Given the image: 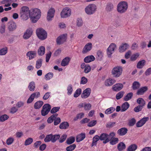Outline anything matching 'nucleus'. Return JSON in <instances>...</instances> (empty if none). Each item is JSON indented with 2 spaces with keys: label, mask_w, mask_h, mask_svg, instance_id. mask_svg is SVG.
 Returning <instances> with one entry per match:
<instances>
[{
  "label": "nucleus",
  "mask_w": 151,
  "mask_h": 151,
  "mask_svg": "<svg viewBox=\"0 0 151 151\" xmlns=\"http://www.w3.org/2000/svg\"><path fill=\"white\" fill-rule=\"evenodd\" d=\"M41 16V12L39 9L35 8L31 10L29 17L33 23L36 22L40 19Z\"/></svg>",
  "instance_id": "f257e3e1"
},
{
  "label": "nucleus",
  "mask_w": 151,
  "mask_h": 151,
  "mask_svg": "<svg viewBox=\"0 0 151 151\" xmlns=\"http://www.w3.org/2000/svg\"><path fill=\"white\" fill-rule=\"evenodd\" d=\"M30 11L29 8L27 6H23L20 9V17L21 19L23 20H27L30 17Z\"/></svg>",
  "instance_id": "f03ea898"
},
{
  "label": "nucleus",
  "mask_w": 151,
  "mask_h": 151,
  "mask_svg": "<svg viewBox=\"0 0 151 151\" xmlns=\"http://www.w3.org/2000/svg\"><path fill=\"white\" fill-rule=\"evenodd\" d=\"M128 5L127 2L121 1L119 2L117 6V11L120 14L125 13L127 11Z\"/></svg>",
  "instance_id": "7ed1b4c3"
},
{
  "label": "nucleus",
  "mask_w": 151,
  "mask_h": 151,
  "mask_svg": "<svg viewBox=\"0 0 151 151\" xmlns=\"http://www.w3.org/2000/svg\"><path fill=\"white\" fill-rule=\"evenodd\" d=\"M114 132H112L109 134L106 133H102L99 136L100 139L101 140H103V143L106 144L109 142L113 137L114 136Z\"/></svg>",
  "instance_id": "20e7f679"
},
{
  "label": "nucleus",
  "mask_w": 151,
  "mask_h": 151,
  "mask_svg": "<svg viewBox=\"0 0 151 151\" xmlns=\"http://www.w3.org/2000/svg\"><path fill=\"white\" fill-rule=\"evenodd\" d=\"M97 9L96 5L93 4H90L86 6L85 9V11L88 15H92L94 14Z\"/></svg>",
  "instance_id": "39448f33"
},
{
  "label": "nucleus",
  "mask_w": 151,
  "mask_h": 151,
  "mask_svg": "<svg viewBox=\"0 0 151 151\" xmlns=\"http://www.w3.org/2000/svg\"><path fill=\"white\" fill-rule=\"evenodd\" d=\"M36 33L38 38L41 40H44L47 37V32L42 28L37 29L36 31Z\"/></svg>",
  "instance_id": "423d86ee"
},
{
  "label": "nucleus",
  "mask_w": 151,
  "mask_h": 151,
  "mask_svg": "<svg viewBox=\"0 0 151 151\" xmlns=\"http://www.w3.org/2000/svg\"><path fill=\"white\" fill-rule=\"evenodd\" d=\"M122 68L120 66L114 67L112 70V74L115 77L117 78L122 74Z\"/></svg>",
  "instance_id": "0eeeda50"
},
{
  "label": "nucleus",
  "mask_w": 151,
  "mask_h": 151,
  "mask_svg": "<svg viewBox=\"0 0 151 151\" xmlns=\"http://www.w3.org/2000/svg\"><path fill=\"white\" fill-rule=\"evenodd\" d=\"M71 14L70 9L68 7H66L63 9L60 13V16L62 18H66L69 17Z\"/></svg>",
  "instance_id": "6e6552de"
},
{
  "label": "nucleus",
  "mask_w": 151,
  "mask_h": 151,
  "mask_svg": "<svg viewBox=\"0 0 151 151\" xmlns=\"http://www.w3.org/2000/svg\"><path fill=\"white\" fill-rule=\"evenodd\" d=\"M51 108V106L49 104H44L41 111L42 115L45 116L47 115L50 111Z\"/></svg>",
  "instance_id": "1a4fd4ad"
},
{
  "label": "nucleus",
  "mask_w": 151,
  "mask_h": 151,
  "mask_svg": "<svg viewBox=\"0 0 151 151\" xmlns=\"http://www.w3.org/2000/svg\"><path fill=\"white\" fill-rule=\"evenodd\" d=\"M67 34H65L59 36L57 39L56 42L57 44L60 45L66 41Z\"/></svg>",
  "instance_id": "9d476101"
},
{
  "label": "nucleus",
  "mask_w": 151,
  "mask_h": 151,
  "mask_svg": "<svg viewBox=\"0 0 151 151\" xmlns=\"http://www.w3.org/2000/svg\"><path fill=\"white\" fill-rule=\"evenodd\" d=\"M116 47V45L114 43H112L110 45L107 49V54L108 57H111Z\"/></svg>",
  "instance_id": "9b49d317"
},
{
  "label": "nucleus",
  "mask_w": 151,
  "mask_h": 151,
  "mask_svg": "<svg viewBox=\"0 0 151 151\" xmlns=\"http://www.w3.org/2000/svg\"><path fill=\"white\" fill-rule=\"evenodd\" d=\"M55 12V9L53 8H51L49 9L47 16V19L48 21L51 20L54 17Z\"/></svg>",
  "instance_id": "f8f14e48"
},
{
  "label": "nucleus",
  "mask_w": 151,
  "mask_h": 151,
  "mask_svg": "<svg viewBox=\"0 0 151 151\" xmlns=\"http://www.w3.org/2000/svg\"><path fill=\"white\" fill-rule=\"evenodd\" d=\"M91 93V89L89 88H87L83 91L81 95L82 98L86 99L88 97Z\"/></svg>",
  "instance_id": "ddd939ff"
},
{
  "label": "nucleus",
  "mask_w": 151,
  "mask_h": 151,
  "mask_svg": "<svg viewBox=\"0 0 151 151\" xmlns=\"http://www.w3.org/2000/svg\"><path fill=\"white\" fill-rule=\"evenodd\" d=\"M148 117H145L142 118L136 123V126L137 127H140L143 125L149 120Z\"/></svg>",
  "instance_id": "4468645a"
},
{
  "label": "nucleus",
  "mask_w": 151,
  "mask_h": 151,
  "mask_svg": "<svg viewBox=\"0 0 151 151\" xmlns=\"http://www.w3.org/2000/svg\"><path fill=\"white\" fill-rule=\"evenodd\" d=\"M92 48V44L91 42L87 44L83 49L82 52L83 54L86 53L90 51Z\"/></svg>",
  "instance_id": "2eb2a0df"
},
{
  "label": "nucleus",
  "mask_w": 151,
  "mask_h": 151,
  "mask_svg": "<svg viewBox=\"0 0 151 151\" xmlns=\"http://www.w3.org/2000/svg\"><path fill=\"white\" fill-rule=\"evenodd\" d=\"M32 31L31 29H28L26 30L24 34L23 38L25 40L29 39L32 35Z\"/></svg>",
  "instance_id": "dca6fc26"
},
{
  "label": "nucleus",
  "mask_w": 151,
  "mask_h": 151,
  "mask_svg": "<svg viewBox=\"0 0 151 151\" xmlns=\"http://www.w3.org/2000/svg\"><path fill=\"white\" fill-rule=\"evenodd\" d=\"M128 129L125 127H122L119 129L117 131V134L119 136H122L125 135L127 132Z\"/></svg>",
  "instance_id": "f3484780"
},
{
  "label": "nucleus",
  "mask_w": 151,
  "mask_h": 151,
  "mask_svg": "<svg viewBox=\"0 0 151 151\" xmlns=\"http://www.w3.org/2000/svg\"><path fill=\"white\" fill-rule=\"evenodd\" d=\"M115 82V80L109 78L106 80L105 82V84L106 86H109L113 85Z\"/></svg>",
  "instance_id": "a211bd4d"
},
{
  "label": "nucleus",
  "mask_w": 151,
  "mask_h": 151,
  "mask_svg": "<svg viewBox=\"0 0 151 151\" xmlns=\"http://www.w3.org/2000/svg\"><path fill=\"white\" fill-rule=\"evenodd\" d=\"M36 52L35 51H29L26 54L27 57L29 58V60H31L36 57Z\"/></svg>",
  "instance_id": "6ab92c4d"
},
{
  "label": "nucleus",
  "mask_w": 151,
  "mask_h": 151,
  "mask_svg": "<svg viewBox=\"0 0 151 151\" xmlns=\"http://www.w3.org/2000/svg\"><path fill=\"white\" fill-rule=\"evenodd\" d=\"M123 86L122 83H116L112 87L113 90L117 91H120L123 87Z\"/></svg>",
  "instance_id": "aec40b11"
},
{
  "label": "nucleus",
  "mask_w": 151,
  "mask_h": 151,
  "mask_svg": "<svg viewBox=\"0 0 151 151\" xmlns=\"http://www.w3.org/2000/svg\"><path fill=\"white\" fill-rule=\"evenodd\" d=\"M148 90V88L147 86L142 87L139 89L137 93V95H143L144 93Z\"/></svg>",
  "instance_id": "412c9836"
},
{
  "label": "nucleus",
  "mask_w": 151,
  "mask_h": 151,
  "mask_svg": "<svg viewBox=\"0 0 151 151\" xmlns=\"http://www.w3.org/2000/svg\"><path fill=\"white\" fill-rule=\"evenodd\" d=\"M95 59L94 57L92 55H89L86 57L84 59V61L86 63H88L93 61Z\"/></svg>",
  "instance_id": "4be33fe9"
},
{
  "label": "nucleus",
  "mask_w": 151,
  "mask_h": 151,
  "mask_svg": "<svg viewBox=\"0 0 151 151\" xmlns=\"http://www.w3.org/2000/svg\"><path fill=\"white\" fill-rule=\"evenodd\" d=\"M86 137L85 134L81 133L78 134L76 137V141L77 142H79L82 141Z\"/></svg>",
  "instance_id": "5701e85b"
},
{
  "label": "nucleus",
  "mask_w": 151,
  "mask_h": 151,
  "mask_svg": "<svg viewBox=\"0 0 151 151\" xmlns=\"http://www.w3.org/2000/svg\"><path fill=\"white\" fill-rule=\"evenodd\" d=\"M69 126V123L67 122H63L60 125L59 128L61 129H66Z\"/></svg>",
  "instance_id": "b1692460"
},
{
  "label": "nucleus",
  "mask_w": 151,
  "mask_h": 151,
  "mask_svg": "<svg viewBox=\"0 0 151 151\" xmlns=\"http://www.w3.org/2000/svg\"><path fill=\"white\" fill-rule=\"evenodd\" d=\"M129 45L127 43H125L122 44L119 48V51L120 52H124L128 49Z\"/></svg>",
  "instance_id": "393cba45"
},
{
  "label": "nucleus",
  "mask_w": 151,
  "mask_h": 151,
  "mask_svg": "<svg viewBox=\"0 0 151 151\" xmlns=\"http://www.w3.org/2000/svg\"><path fill=\"white\" fill-rule=\"evenodd\" d=\"M16 25L15 23L13 22L9 23L8 27V29L9 31H13L16 29Z\"/></svg>",
  "instance_id": "a878e982"
},
{
  "label": "nucleus",
  "mask_w": 151,
  "mask_h": 151,
  "mask_svg": "<svg viewBox=\"0 0 151 151\" xmlns=\"http://www.w3.org/2000/svg\"><path fill=\"white\" fill-rule=\"evenodd\" d=\"M43 102L41 101H38L35 103L34 105V108L35 109H40L42 105Z\"/></svg>",
  "instance_id": "bb28decb"
},
{
  "label": "nucleus",
  "mask_w": 151,
  "mask_h": 151,
  "mask_svg": "<svg viewBox=\"0 0 151 151\" xmlns=\"http://www.w3.org/2000/svg\"><path fill=\"white\" fill-rule=\"evenodd\" d=\"M100 139L99 136L98 135H95L93 138V141L91 144V147L96 146L97 145V142Z\"/></svg>",
  "instance_id": "cd10ccee"
},
{
  "label": "nucleus",
  "mask_w": 151,
  "mask_h": 151,
  "mask_svg": "<svg viewBox=\"0 0 151 151\" xmlns=\"http://www.w3.org/2000/svg\"><path fill=\"white\" fill-rule=\"evenodd\" d=\"M129 105L128 102H125L123 103L121 106V111L122 112L126 111L129 107Z\"/></svg>",
  "instance_id": "c85d7f7f"
},
{
  "label": "nucleus",
  "mask_w": 151,
  "mask_h": 151,
  "mask_svg": "<svg viewBox=\"0 0 151 151\" xmlns=\"http://www.w3.org/2000/svg\"><path fill=\"white\" fill-rule=\"evenodd\" d=\"M113 8V4L111 3H108L107 4L105 9L106 11L110 12L112 10Z\"/></svg>",
  "instance_id": "c756f323"
},
{
  "label": "nucleus",
  "mask_w": 151,
  "mask_h": 151,
  "mask_svg": "<svg viewBox=\"0 0 151 151\" xmlns=\"http://www.w3.org/2000/svg\"><path fill=\"white\" fill-rule=\"evenodd\" d=\"M70 61L69 58L67 57L63 59L61 63V65L63 66H65L67 65Z\"/></svg>",
  "instance_id": "7c9ffc66"
},
{
  "label": "nucleus",
  "mask_w": 151,
  "mask_h": 151,
  "mask_svg": "<svg viewBox=\"0 0 151 151\" xmlns=\"http://www.w3.org/2000/svg\"><path fill=\"white\" fill-rule=\"evenodd\" d=\"M35 84L34 81L31 82L28 86V88L29 90L32 91H35Z\"/></svg>",
  "instance_id": "2f4dec72"
},
{
  "label": "nucleus",
  "mask_w": 151,
  "mask_h": 151,
  "mask_svg": "<svg viewBox=\"0 0 151 151\" xmlns=\"http://www.w3.org/2000/svg\"><path fill=\"white\" fill-rule=\"evenodd\" d=\"M45 48L44 46H40L38 50V54L39 55L42 56L45 53Z\"/></svg>",
  "instance_id": "473e14b6"
},
{
  "label": "nucleus",
  "mask_w": 151,
  "mask_h": 151,
  "mask_svg": "<svg viewBox=\"0 0 151 151\" xmlns=\"http://www.w3.org/2000/svg\"><path fill=\"white\" fill-rule=\"evenodd\" d=\"M137 102L139 105V106H141L143 107L145 104V101L142 98H138L137 100Z\"/></svg>",
  "instance_id": "72a5a7b5"
},
{
  "label": "nucleus",
  "mask_w": 151,
  "mask_h": 151,
  "mask_svg": "<svg viewBox=\"0 0 151 151\" xmlns=\"http://www.w3.org/2000/svg\"><path fill=\"white\" fill-rule=\"evenodd\" d=\"M75 137L71 136L68 138L66 141V143L68 145H71L75 142Z\"/></svg>",
  "instance_id": "f704fd0d"
},
{
  "label": "nucleus",
  "mask_w": 151,
  "mask_h": 151,
  "mask_svg": "<svg viewBox=\"0 0 151 151\" xmlns=\"http://www.w3.org/2000/svg\"><path fill=\"white\" fill-rule=\"evenodd\" d=\"M137 147L136 144H132L128 147L127 151H134L137 149Z\"/></svg>",
  "instance_id": "c9c22d12"
},
{
  "label": "nucleus",
  "mask_w": 151,
  "mask_h": 151,
  "mask_svg": "<svg viewBox=\"0 0 151 151\" xmlns=\"http://www.w3.org/2000/svg\"><path fill=\"white\" fill-rule=\"evenodd\" d=\"M126 147L125 144L122 142L120 143L117 146V148L119 151H122L123 150L125 149Z\"/></svg>",
  "instance_id": "e433bc0d"
},
{
  "label": "nucleus",
  "mask_w": 151,
  "mask_h": 151,
  "mask_svg": "<svg viewBox=\"0 0 151 151\" xmlns=\"http://www.w3.org/2000/svg\"><path fill=\"white\" fill-rule=\"evenodd\" d=\"M133 95V94L132 92H130L124 97V99L125 101H128L131 99Z\"/></svg>",
  "instance_id": "4c0bfd02"
},
{
  "label": "nucleus",
  "mask_w": 151,
  "mask_h": 151,
  "mask_svg": "<svg viewBox=\"0 0 151 151\" xmlns=\"http://www.w3.org/2000/svg\"><path fill=\"white\" fill-rule=\"evenodd\" d=\"M60 137V134L53 135L52 134V143L55 142L57 140L59 139Z\"/></svg>",
  "instance_id": "58836bf2"
},
{
  "label": "nucleus",
  "mask_w": 151,
  "mask_h": 151,
  "mask_svg": "<svg viewBox=\"0 0 151 151\" xmlns=\"http://www.w3.org/2000/svg\"><path fill=\"white\" fill-rule=\"evenodd\" d=\"M145 60H143L140 61L137 63V67L139 68H142L145 65Z\"/></svg>",
  "instance_id": "ea45409f"
},
{
  "label": "nucleus",
  "mask_w": 151,
  "mask_h": 151,
  "mask_svg": "<svg viewBox=\"0 0 151 151\" xmlns=\"http://www.w3.org/2000/svg\"><path fill=\"white\" fill-rule=\"evenodd\" d=\"M76 147V145L73 144L67 147L66 148V150L67 151H72L75 149Z\"/></svg>",
  "instance_id": "a19ab883"
},
{
  "label": "nucleus",
  "mask_w": 151,
  "mask_h": 151,
  "mask_svg": "<svg viewBox=\"0 0 151 151\" xmlns=\"http://www.w3.org/2000/svg\"><path fill=\"white\" fill-rule=\"evenodd\" d=\"M42 64V60L41 59H38L37 61L36 68L37 69L40 68Z\"/></svg>",
  "instance_id": "79ce46f5"
},
{
  "label": "nucleus",
  "mask_w": 151,
  "mask_h": 151,
  "mask_svg": "<svg viewBox=\"0 0 151 151\" xmlns=\"http://www.w3.org/2000/svg\"><path fill=\"white\" fill-rule=\"evenodd\" d=\"M46 142L51 141L52 142V134H50L46 135L44 140Z\"/></svg>",
  "instance_id": "37998d69"
},
{
  "label": "nucleus",
  "mask_w": 151,
  "mask_h": 151,
  "mask_svg": "<svg viewBox=\"0 0 151 151\" xmlns=\"http://www.w3.org/2000/svg\"><path fill=\"white\" fill-rule=\"evenodd\" d=\"M82 90L81 88L77 89L74 94L73 96L75 98H77L81 94Z\"/></svg>",
  "instance_id": "c03bdc74"
},
{
  "label": "nucleus",
  "mask_w": 151,
  "mask_h": 151,
  "mask_svg": "<svg viewBox=\"0 0 151 151\" xmlns=\"http://www.w3.org/2000/svg\"><path fill=\"white\" fill-rule=\"evenodd\" d=\"M140 86V84L139 82L134 81L133 83L132 88L133 90H135L138 89Z\"/></svg>",
  "instance_id": "a18cd8bd"
},
{
  "label": "nucleus",
  "mask_w": 151,
  "mask_h": 151,
  "mask_svg": "<svg viewBox=\"0 0 151 151\" xmlns=\"http://www.w3.org/2000/svg\"><path fill=\"white\" fill-rule=\"evenodd\" d=\"M115 110V109L113 107L109 108L106 109L105 111V113L107 114H110Z\"/></svg>",
  "instance_id": "49530a36"
},
{
  "label": "nucleus",
  "mask_w": 151,
  "mask_h": 151,
  "mask_svg": "<svg viewBox=\"0 0 151 151\" xmlns=\"http://www.w3.org/2000/svg\"><path fill=\"white\" fill-rule=\"evenodd\" d=\"M84 116V114L83 112L81 113L77 114L76 116L74 118L73 120L74 121H77L78 119H81Z\"/></svg>",
  "instance_id": "de8ad7c7"
},
{
  "label": "nucleus",
  "mask_w": 151,
  "mask_h": 151,
  "mask_svg": "<svg viewBox=\"0 0 151 151\" xmlns=\"http://www.w3.org/2000/svg\"><path fill=\"white\" fill-rule=\"evenodd\" d=\"M67 137V135L65 134H64L62 135L61 137L59 139V142L60 143L63 142L66 139Z\"/></svg>",
  "instance_id": "09e8293b"
},
{
  "label": "nucleus",
  "mask_w": 151,
  "mask_h": 151,
  "mask_svg": "<svg viewBox=\"0 0 151 151\" xmlns=\"http://www.w3.org/2000/svg\"><path fill=\"white\" fill-rule=\"evenodd\" d=\"M111 139V140L110 142V143L111 145H114L116 144L119 141L118 139L116 137H113Z\"/></svg>",
  "instance_id": "8fccbe9b"
},
{
  "label": "nucleus",
  "mask_w": 151,
  "mask_h": 151,
  "mask_svg": "<svg viewBox=\"0 0 151 151\" xmlns=\"http://www.w3.org/2000/svg\"><path fill=\"white\" fill-rule=\"evenodd\" d=\"M9 116L6 114L0 116V122H3L8 119Z\"/></svg>",
  "instance_id": "3c124183"
},
{
  "label": "nucleus",
  "mask_w": 151,
  "mask_h": 151,
  "mask_svg": "<svg viewBox=\"0 0 151 151\" xmlns=\"http://www.w3.org/2000/svg\"><path fill=\"white\" fill-rule=\"evenodd\" d=\"M33 139L31 138H29L27 139L25 141L24 145L25 146H27L31 144L33 142Z\"/></svg>",
  "instance_id": "603ef678"
},
{
  "label": "nucleus",
  "mask_w": 151,
  "mask_h": 151,
  "mask_svg": "<svg viewBox=\"0 0 151 151\" xmlns=\"http://www.w3.org/2000/svg\"><path fill=\"white\" fill-rule=\"evenodd\" d=\"M67 90L68 94L69 95H70L73 91L72 85L71 84L69 85L68 86Z\"/></svg>",
  "instance_id": "864d4df0"
},
{
  "label": "nucleus",
  "mask_w": 151,
  "mask_h": 151,
  "mask_svg": "<svg viewBox=\"0 0 151 151\" xmlns=\"http://www.w3.org/2000/svg\"><path fill=\"white\" fill-rule=\"evenodd\" d=\"M53 76V74L52 72H50L47 73L45 75V78L46 80H50L52 78Z\"/></svg>",
  "instance_id": "5fc2aeb1"
},
{
  "label": "nucleus",
  "mask_w": 151,
  "mask_h": 151,
  "mask_svg": "<svg viewBox=\"0 0 151 151\" xmlns=\"http://www.w3.org/2000/svg\"><path fill=\"white\" fill-rule=\"evenodd\" d=\"M77 26L78 27L81 26L83 24L82 20L81 18H77L76 21Z\"/></svg>",
  "instance_id": "6e6d98bb"
},
{
  "label": "nucleus",
  "mask_w": 151,
  "mask_h": 151,
  "mask_svg": "<svg viewBox=\"0 0 151 151\" xmlns=\"http://www.w3.org/2000/svg\"><path fill=\"white\" fill-rule=\"evenodd\" d=\"M7 50V48L5 47L0 50V55H5Z\"/></svg>",
  "instance_id": "4d7b16f0"
},
{
  "label": "nucleus",
  "mask_w": 151,
  "mask_h": 151,
  "mask_svg": "<svg viewBox=\"0 0 151 151\" xmlns=\"http://www.w3.org/2000/svg\"><path fill=\"white\" fill-rule=\"evenodd\" d=\"M97 58L99 60H101L103 56L102 52L100 50H98L97 52Z\"/></svg>",
  "instance_id": "13d9d810"
},
{
  "label": "nucleus",
  "mask_w": 151,
  "mask_h": 151,
  "mask_svg": "<svg viewBox=\"0 0 151 151\" xmlns=\"http://www.w3.org/2000/svg\"><path fill=\"white\" fill-rule=\"evenodd\" d=\"M124 94V92L123 91H120L117 93L116 95V98L117 100L119 99L122 98Z\"/></svg>",
  "instance_id": "bf43d9fd"
},
{
  "label": "nucleus",
  "mask_w": 151,
  "mask_h": 151,
  "mask_svg": "<svg viewBox=\"0 0 151 151\" xmlns=\"http://www.w3.org/2000/svg\"><path fill=\"white\" fill-rule=\"evenodd\" d=\"M143 108L142 106L138 105L134 108V110L136 112H138L141 111Z\"/></svg>",
  "instance_id": "052dcab7"
},
{
  "label": "nucleus",
  "mask_w": 151,
  "mask_h": 151,
  "mask_svg": "<svg viewBox=\"0 0 151 151\" xmlns=\"http://www.w3.org/2000/svg\"><path fill=\"white\" fill-rule=\"evenodd\" d=\"M115 123L114 122H108L106 124V127L107 128H111L115 125Z\"/></svg>",
  "instance_id": "680f3d73"
},
{
  "label": "nucleus",
  "mask_w": 151,
  "mask_h": 151,
  "mask_svg": "<svg viewBox=\"0 0 151 151\" xmlns=\"http://www.w3.org/2000/svg\"><path fill=\"white\" fill-rule=\"evenodd\" d=\"M91 70V67L90 66L88 65H86V66L84 68V72L86 73H87L90 72Z\"/></svg>",
  "instance_id": "e2e57ef3"
},
{
  "label": "nucleus",
  "mask_w": 151,
  "mask_h": 151,
  "mask_svg": "<svg viewBox=\"0 0 151 151\" xmlns=\"http://www.w3.org/2000/svg\"><path fill=\"white\" fill-rule=\"evenodd\" d=\"M60 109V107H55L52 109L50 111V112L52 114L55 113L59 111Z\"/></svg>",
  "instance_id": "0e129e2a"
},
{
  "label": "nucleus",
  "mask_w": 151,
  "mask_h": 151,
  "mask_svg": "<svg viewBox=\"0 0 151 151\" xmlns=\"http://www.w3.org/2000/svg\"><path fill=\"white\" fill-rule=\"evenodd\" d=\"M88 82V79L85 77H83L81 78L80 84H85Z\"/></svg>",
  "instance_id": "69168bd1"
},
{
  "label": "nucleus",
  "mask_w": 151,
  "mask_h": 151,
  "mask_svg": "<svg viewBox=\"0 0 151 151\" xmlns=\"http://www.w3.org/2000/svg\"><path fill=\"white\" fill-rule=\"evenodd\" d=\"M14 141V139L12 137H10L8 138L6 141V144L8 145H11L13 143Z\"/></svg>",
  "instance_id": "338daca9"
},
{
  "label": "nucleus",
  "mask_w": 151,
  "mask_h": 151,
  "mask_svg": "<svg viewBox=\"0 0 151 151\" xmlns=\"http://www.w3.org/2000/svg\"><path fill=\"white\" fill-rule=\"evenodd\" d=\"M139 56V54L138 53H136L133 55L130 58L131 60L132 61L135 60Z\"/></svg>",
  "instance_id": "774afa93"
}]
</instances>
